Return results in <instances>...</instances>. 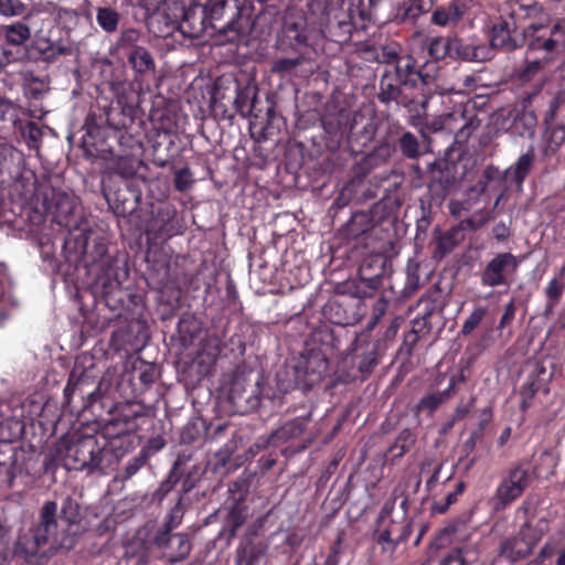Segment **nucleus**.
Masks as SVG:
<instances>
[{
    "label": "nucleus",
    "mask_w": 565,
    "mask_h": 565,
    "mask_svg": "<svg viewBox=\"0 0 565 565\" xmlns=\"http://www.w3.org/2000/svg\"><path fill=\"white\" fill-rule=\"evenodd\" d=\"M63 250L68 263L83 264L92 277L88 294L95 309L100 311L103 306L114 313L104 317L107 323L122 317L128 320L142 312V296L121 287L128 276L126 256L110 255L104 236L85 230L76 234L70 233L64 241Z\"/></svg>",
    "instance_id": "f257e3e1"
},
{
    "label": "nucleus",
    "mask_w": 565,
    "mask_h": 565,
    "mask_svg": "<svg viewBox=\"0 0 565 565\" xmlns=\"http://www.w3.org/2000/svg\"><path fill=\"white\" fill-rule=\"evenodd\" d=\"M106 124L99 125L95 117L85 120L82 148L89 158L116 160L110 180H137L142 161L146 130L145 114L137 102L118 96L106 111Z\"/></svg>",
    "instance_id": "f03ea898"
},
{
    "label": "nucleus",
    "mask_w": 565,
    "mask_h": 565,
    "mask_svg": "<svg viewBox=\"0 0 565 565\" xmlns=\"http://www.w3.org/2000/svg\"><path fill=\"white\" fill-rule=\"evenodd\" d=\"M88 369L81 359L75 361L63 391L64 405L71 406L74 396L78 394L83 402L82 411L89 412L103 425V439H108L113 449H121L124 439L137 429V420L147 415L146 408L135 402L115 403L110 396L100 392L99 386L87 391L92 377Z\"/></svg>",
    "instance_id": "7ed1b4c3"
},
{
    "label": "nucleus",
    "mask_w": 565,
    "mask_h": 565,
    "mask_svg": "<svg viewBox=\"0 0 565 565\" xmlns=\"http://www.w3.org/2000/svg\"><path fill=\"white\" fill-rule=\"evenodd\" d=\"M338 342L333 331L328 327L313 331L310 344L291 370L294 383L285 385L281 373L277 374L279 390L287 392L292 387H299L307 391L319 384L328 373L329 355L338 349Z\"/></svg>",
    "instance_id": "20e7f679"
},
{
    "label": "nucleus",
    "mask_w": 565,
    "mask_h": 565,
    "mask_svg": "<svg viewBox=\"0 0 565 565\" xmlns=\"http://www.w3.org/2000/svg\"><path fill=\"white\" fill-rule=\"evenodd\" d=\"M57 503L46 501L41 508L39 521L26 532L20 533L13 545L12 559L24 561L32 565H46L58 551H53V542L47 550L43 547L57 531Z\"/></svg>",
    "instance_id": "39448f33"
},
{
    "label": "nucleus",
    "mask_w": 565,
    "mask_h": 565,
    "mask_svg": "<svg viewBox=\"0 0 565 565\" xmlns=\"http://www.w3.org/2000/svg\"><path fill=\"white\" fill-rule=\"evenodd\" d=\"M114 450L108 439L100 443L96 435L74 433L65 445L64 466L67 470L107 475L119 457Z\"/></svg>",
    "instance_id": "423d86ee"
},
{
    "label": "nucleus",
    "mask_w": 565,
    "mask_h": 565,
    "mask_svg": "<svg viewBox=\"0 0 565 565\" xmlns=\"http://www.w3.org/2000/svg\"><path fill=\"white\" fill-rule=\"evenodd\" d=\"M158 17L162 18L167 28L161 31V36L170 35L173 31H179L188 39H199L211 33L205 9L199 3L186 8L182 2L173 1Z\"/></svg>",
    "instance_id": "0eeeda50"
},
{
    "label": "nucleus",
    "mask_w": 565,
    "mask_h": 565,
    "mask_svg": "<svg viewBox=\"0 0 565 565\" xmlns=\"http://www.w3.org/2000/svg\"><path fill=\"white\" fill-rule=\"evenodd\" d=\"M539 12L536 6L513 4L510 11L500 14L491 26L490 44L493 49L511 52L522 45L518 34L520 23Z\"/></svg>",
    "instance_id": "6e6552de"
},
{
    "label": "nucleus",
    "mask_w": 565,
    "mask_h": 565,
    "mask_svg": "<svg viewBox=\"0 0 565 565\" xmlns=\"http://www.w3.org/2000/svg\"><path fill=\"white\" fill-rule=\"evenodd\" d=\"M532 482L527 465L519 461L511 466L501 477L490 499L491 514L505 511L520 499Z\"/></svg>",
    "instance_id": "1a4fd4ad"
},
{
    "label": "nucleus",
    "mask_w": 565,
    "mask_h": 565,
    "mask_svg": "<svg viewBox=\"0 0 565 565\" xmlns=\"http://www.w3.org/2000/svg\"><path fill=\"white\" fill-rule=\"evenodd\" d=\"M309 11L313 14L320 13L319 25L322 35L338 44L348 43L353 30L360 26L352 12L329 8L327 0H311Z\"/></svg>",
    "instance_id": "9d476101"
},
{
    "label": "nucleus",
    "mask_w": 565,
    "mask_h": 565,
    "mask_svg": "<svg viewBox=\"0 0 565 565\" xmlns=\"http://www.w3.org/2000/svg\"><path fill=\"white\" fill-rule=\"evenodd\" d=\"M547 531L548 523L545 519H540L535 524L522 523L514 535L501 541L499 555L510 563L523 561L532 555Z\"/></svg>",
    "instance_id": "9b49d317"
},
{
    "label": "nucleus",
    "mask_w": 565,
    "mask_h": 565,
    "mask_svg": "<svg viewBox=\"0 0 565 565\" xmlns=\"http://www.w3.org/2000/svg\"><path fill=\"white\" fill-rule=\"evenodd\" d=\"M391 70L405 88L431 87L440 81L441 67L437 62L419 64L406 52Z\"/></svg>",
    "instance_id": "f8f14e48"
},
{
    "label": "nucleus",
    "mask_w": 565,
    "mask_h": 565,
    "mask_svg": "<svg viewBox=\"0 0 565 565\" xmlns=\"http://www.w3.org/2000/svg\"><path fill=\"white\" fill-rule=\"evenodd\" d=\"M521 40L526 43L527 54L542 51L545 53L542 58H551L552 62L564 49L565 26L559 22L552 26L532 23L522 30Z\"/></svg>",
    "instance_id": "ddd939ff"
},
{
    "label": "nucleus",
    "mask_w": 565,
    "mask_h": 565,
    "mask_svg": "<svg viewBox=\"0 0 565 565\" xmlns=\"http://www.w3.org/2000/svg\"><path fill=\"white\" fill-rule=\"evenodd\" d=\"M263 396L260 381L252 382L246 374L236 372L230 383L227 401L235 414L245 415L258 408Z\"/></svg>",
    "instance_id": "4468645a"
},
{
    "label": "nucleus",
    "mask_w": 565,
    "mask_h": 565,
    "mask_svg": "<svg viewBox=\"0 0 565 565\" xmlns=\"http://www.w3.org/2000/svg\"><path fill=\"white\" fill-rule=\"evenodd\" d=\"M226 0H207L203 6L206 13V20L211 29L210 35L218 34L224 41L230 43H239L246 39V28L242 25V19L238 12L228 21L223 22Z\"/></svg>",
    "instance_id": "2eb2a0df"
},
{
    "label": "nucleus",
    "mask_w": 565,
    "mask_h": 565,
    "mask_svg": "<svg viewBox=\"0 0 565 565\" xmlns=\"http://www.w3.org/2000/svg\"><path fill=\"white\" fill-rule=\"evenodd\" d=\"M104 195L115 214L126 216L138 209L141 190L137 180H110Z\"/></svg>",
    "instance_id": "dca6fc26"
},
{
    "label": "nucleus",
    "mask_w": 565,
    "mask_h": 565,
    "mask_svg": "<svg viewBox=\"0 0 565 565\" xmlns=\"http://www.w3.org/2000/svg\"><path fill=\"white\" fill-rule=\"evenodd\" d=\"M520 267L518 256L510 252L497 253L480 270V284L483 287H509Z\"/></svg>",
    "instance_id": "f3484780"
},
{
    "label": "nucleus",
    "mask_w": 565,
    "mask_h": 565,
    "mask_svg": "<svg viewBox=\"0 0 565 565\" xmlns=\"http://www.w3.org/2000/svg\"><path fill=\"white\" fill-rule=\"evenodd\" d=\"M309 46V29L302 11H288L277 38V47L282 51L301 52Z\"/></svg>",
    "instance_id": "a211bd4d"
},
{
    "label": "nucleus",
    "mask_w": 565,
    "mask_h": 565,
    "mask_svg": "<svg viewBox=\"0 0 565 565\" xmlns=\"http://www.w3.org/2000/svg\"><path fill=\"white\" fill-rule=\"evenodd\" d=\"M60 518L66 526L60 535L53 539V551H72L79 542L83 533L81 529V508L75 499L66 497L61 507Z\"/></svg>",
    "instance_id": "6ab92c4d"
},
{
    "label": "nucleus",
    "mask_w": 565,
    "mask_h": 565,
    "mask_svg": "<svg viewBox=\"0 0 565 565\" xmlns=\"http://www.w3.org/2000/svg\"><path fill=\"white\" fill-rule=\"evenodd\" d=\"M231 497L225 502L226 515L224 518L223 532L228 541L236 537L238 530L246 523L249 515V507L246 503L247 491L242 490L239 482H233L228 487Z\"/></svg>",
    "instance_id": "aec40b11"
},
{
    "label": "nucleus",
    "mask_w": 565,
    "mask_h": 565,
    "mask_svg": "<svg viewBox=\"0 0 565 565\" xmlns=\"http://www.w3.org/2000/svg\"><path fill=\"white\" fill-rule=\"evenodd\" d=\"M178 211L171 203H160L152 206L147 233L154 239L171 238L180 233Z\"/></svg>",
    "instance_id": "412c9836"
},
{
    "label": "nucleus",
    "mask_w": 565,
    "mask_h": 565,
    "mask_svg": "<svg viewBox=\"0 0 565 565\" xmlns=\"http://www.w3.org/2000/svg\"><path fill=\"white\" fill-rule=\"evenodd\" d=\"M269 552V542L257 537V530L249 527L234 552V565H260Z\"/></svg>",
    "instance_id": "4be33fe9"
},
{
    "label": "nucleus",
    "mask_w": 565,
    "mask_h": 565,
    "mask_svg": "<svg viewBox=\"0 0 565 565\" xmlns=\"http://www.w3.org/2000/svg\"><path fill=\"white\" fill-rule=\"evenodd\" d=\"M419 92L408 97L404 94L401 106H403L409 114V124L414 127H422L426 124L428 103L435 95H445L449 89L441 87V85L434 84L431 87H419Z\"/></svg>",
    "instance_id": "5701e85b"
},
{
    "label": "nucleus",
    "mask_w": 565,
    "mask_h": 565,
    "mask_svg": "<svg viewBox=\"0 0 565 565\" xmlns=\"http://www.w3.org/2000/svg\"><path fill=\"white\" fill-rule=\"evenodd\" d=\"M311 420V411H306L305 413L298 415L291 420L286 422L279 428L271 431L268 437H260L254 444L252 449L255 447L257 449L267 448L269 446H279L281 444H286L287 441L299 437L306 430L309 422Z\"/></svg>",
    "instance_id": "b1692460"
},
{
    "label": "nucleus",
    "mask_w": 565,
    "mask_h": 565,
    "mask_svg": "<svg viewBox=\"0 0 565 565\" xmlns=\"http://www.w3.org/2000/svg\"><path fill=\"white\" fill-rule=\"evenodd\" d=\"M552 373H548L543 363L536 362L527 374L525 382L519 390L520 408L522 412L527 411L533 405V399L539 392L548 394V384Z\"/></svg>",
    "instance_id": "393cba45"
},
{
    "label": "nucleus",
    "mask_w": 565,
    "mask_h": 565,
    "mask_svg": "<svg viewBox=\"0 0 565 565\" xmlns=\"http://www.w3.org/2000/svg\"><path fill=\"white\" fill-rule=\"evenodd\" d=\"M41 194L43 196L42 205L44 211L53 214L57 224L67 226L68 217L76 207L75 198L54 188L46 189Z\"/></svg>",
    "instance_id": "a878e982"
},
{
    "label": "nucleus",
    "mask_w": 565,
    "mask_h": 565,
    "mask_svg": "<svg viewBox=\"0 0 565 565\" xmlns=\"http://www.w3.org/2000/svg\"><path fill=\"white\" fill-rule=\"evenodd\" d=\"M457 177L455 167L445 163L444 168L433 170L430 181L427 185L426 200L429 207L441 206L443 202L455 186Z\"/></svg>",
    "instance_id": "bb28decb"
},
{
    "label": "nucleus",
    "mask_w": 565,
    "mask_h": 565,
    "mask_svg": "<svg viewBox=\"0 0 565 565\" xmlns=\"http://www.w3.org/2000/svg\"><path fill=\"white\" fill-rule=\"evenodd\" d=\"M375 227V222L369 213L356 212L352 214L351 218L340 230V233L348 242L352 241L367 246L369 238L373 236Z\"/></svg>",
    "instance_id": "cd10ccee"
},
{
    "label": "nucleus",
    "mask_w": 565,
    "mask_h": 565,
    "mask_svg": "<svg viewBox=\"0 0 565 565\" xmlns=\"http://www.w3.org/2000/svg\"><path fill=\"white\" fill-rule=\"evenodd\" d=\"M159 550H163L171 564L183 562L192 551L190 536L185 533H168L164 535L163 543H153Z\"/></svg>",
    "instance_id": "c85d7f7f"
},
{
    "label": "nucleus",
    "mask_w": 565,
    "mask_h": 565,
    "mask_svg": "<svg viewBox=\"0 0 565 565\" xmlns=\"http://www.w3.org/2000/svg\"><path fill=\"white\" fill-rule=\"evenodd\" d=\"M379 343H374L362 353L354 356V363L359 375L356 374H344L339 375V381L342 383H350L358 379L365 381L373 373L374 369L379 365L381 355L379 353Z\"/></svg>",
    "instance_id": "c756f323"
},
{
    "label": "nucleus",
    "mask_w": 565,
    "mask_h": 565,
    "mask_svg": "<svg viewBox=\"0 0 565 565\" xmlns=\"http://www.w3.org/2000/svg\"><path fill=\"white\" fill-rule=\"evenodd\" d=\"M386 258L380 254L365 257L359 267L360 279L365 282L366 287L376 290L386 275Z\"/></svg>",
    "instance_id": "7c9ffc66"
},
{
    "label": "nucleus",
    "mask_w": 565,
    "mask_h": 565,
    "mask_svg": "<svg viewBox=\"0 0 565 565\" xmlns=\"http://www.w3.org/2000/svg\"><path fill=\"white\" fill-rule=\"evenodd\" d=\"M361 54L365 61L385 64L388 68H393L405 52L401 44L391 42L380 46L365 45L361 49Z\"/></svg>",
    "instance_id": "2f4dec72"
},
{
    "label": "nucleus",
    "mask_w": 565,
    "mask_h": 565,
    "mask_svg": "<svg viewBox=\"0 0 565 565\" xmlns=\"http://www.w3.org/2000/svg\"><path fill=\"white\" fill-rule=\"evenodd\" d=\"M531 95L523 99V108L515 110L512 121L508 127L511 135L520 137H533L537 126V116L533 109L530 108Z\"/></svg>",
    "instance_id": "473e14b6"
},
{
    "label": "nucleus",
    "mask_w": 565,
    "mask_h": 565,
    "mask_svg": "<svg viewBox=\"0 0 565 565\" xmlns=\"http://www.w3.org/2000/svg\"><path fill=\"white\" fill-rule=\"evenodd\" d=\"M184 458V463L181 468V488L178 491L179 495L185 497L190 493L198 483L202 480L205 473V467L200 462H193V455L191 452L182 451L177 458Z\"/></svg>",
    "instance_id": "72a5a7b5"
},
{
    "label": "nucleus",
    "mask_w": 565,
    "mask_h": 565,
    "mask_svg": "<svg viewBox=\"0 0 565 565\" xmlns=\"http://www.w3.org/2000/svg\"><path fill=\"white\" fill-rule=\"evenodd\" d=\"M404 85L399 83L396 76L393 74V71L386 67L379 81V89L376 92V99L383 104L388 106L392 103L396 105L399 104L402 97L404 96L403 92Z\"/></svg>",
    "instance_id": "f704fd0d"
},
{
    "label": "nucleus",
    "mask_w": 565,
    "mask_h": 565,
    "mask_svg": "<svg viewBox=\"0 0 565 565\" xmlns=\"http://www.w3.org/2000/svg\"><path fill=\"white\" fill-rule=\"evenodd\" d=\"M558 108L556 98H548L547 109L545 110L543 125L545 126L546 151L555 152L565 141V128L563 126H552V121Z\"/></svg>",
    "instance_id": "c9c22d12"
},
{
    "label": "nucleus",
    "mask_w": 565,
    "mask_h": 565,
    "mask_svg": "<svg viewBox=\"0 0 565 565\" xmlns=\"http://www.w3.org/2000/svg\"><path fill=\"white\" fill-rule=\"evenodd\" d=\"M565 291V263L558 268L552 279L544 288L546 299L543 316L548 318L553 315L555 308L559 305Z\"/></svg>",
    "instance_id": "e433bc0d"
},
{
    "label": "nucleus",
    "mask_w": 565,
    "mask_h": 565,
    "mask_svg": "<svg viewBox=\"0 0 565 565\" xmlns=\"http://www.w3.org/2000/svg\"><path fill=\"white\" fill-rule=\"evenodd\" d=\"M469 534L462 536L460 541L463 543L461 546L452 547L440 559L438 565H471L479 557V548L477 545H468L466 541Z\"/></svg>",
    "instance_id": "4c0bfd02"
},
{
    "label": "nucleus",
    "mask_w": 565,
    "mask_h": 565,
    "mask_svg": "<svg viewBox=\"0 0 565 565\" xmlns=\"http://www.w3.org/2000/svg\"><path fill=\"white\" fill-rule=\"evenodd\" d=\"M184 458H175L167 477L159 483L158 488L151 493L150 502L161 504L163 500L171 493L175 486L181 481V468L184 463Z\"/></svg>",
    "instance_id": "58836bf2"
},
{
    "label": "nucleus",
    "mask_w": 565,
    "mask_h": 565,
    "mask_svg": "<svg viewBox=\"0 0 565 565\" xmlns=\"http://www.w3.org/2000/svg\"><path fill=\"white\" fill-rule=\"evenodd\" d=\"M184 513V497L178 494L174 505L168 511L167 515L164 516L162 526L157 530L152 542L158 544L163 543L164 535L172 533V531L182 523Z\"/></svg>",
    "instance_id": "ea45409f"
},
{
    "label": "nucleus",
    "mask_w": 565,
    "mask_h": 565,
    "mask_svg": "<svg viewBox=\"0 0 565 565\" xmlns=\"http://www.w3.org/2000/svg\"><path fill=\"white\" fill-rule=\"evenodd\" d=\"M534 158L533 150L521 154L516 162L504 171V180L509 182L510 185L515 183L521 186L531 171Z\"/></svg>",
    "instance_id": "a19ab883"
},
{
    "label": "nucleus",
    "mask_w": 565,
    "mask_h": 565,
    "mask_svg": "<svg viewBox=\"0 0 565 565\" xmlns=\"http://www.w3.org/2000/svg\"><path fill=\"white\" fill-rule=\"evenodd\" d=\"M126 57L139 77L154 73L156 62L147 47L142 46L127 52Z\"/></svg>",
    "instance_id": "79ce46f5"
},
{
    "label": "nucleus",
    "mask_w": 565,
    "mask_h": 565,
    "mask_svg": "<svg viewBox=\"0 0 565 565\" xmlns=\"http://www.w3.org/2000/svg\"><path fill=\"white\" fill-rule=\"evenodd\" d=\"M30 38L31 30L23 22L0 25V40H3L8 45L22 47Z\"/></svg>",
    "instance_id": "37998d69"
},
{
    "label": "nucleus",
    "mask_w": 565,
    "mask_h": 565,
    "mask_svg": "<svg viewBox=\"0 0 565 565\" xmlns=\"http://www.w3.org/2000/svg\"><path fill=\"white\" fill-rule=\"evenodd\" d=\"M466 13L463 3H449L447 7H438L433 11L430 22L438 26H447L458 22Z\"/></svg>",
    "instance_id": "c03bdc74"
},
{
    "label": "nucleus",
    "mask_w": 565,
    "mask_h": 565,
    "mask_svg": "<svg viewBox=\"0 0 565 565\" xmlns=\"http://www.w3.org/2000/svg\"><path fill=\"white\" fill-rule=\"evenodd\" d=\"M463 526H466V523L458 520L441 529L428 546V561L436 558L438 556V552L450 544V537L456 535Z\"/></svg>",
    "instance_id": "a18cd8bd"
},
{
    "label": "nucleus",
    "mask_w": 565,
    "mask_h": 565,
    "mask_svg": "<svg viewBox=\"0 0 565 565\" xmlns=\"http://www.w3.org/2000/svg\"><path fill=\"white\" fill-rule=\"evenodd\" d=\"M395 151V147L390 142H382L365 156L359 163L363 174L369 173L373 168L386 162Z\"/></svg>",
    "instance_id": "49530a36"
},
{
    "label": "nucleus",
    "mask_w": 565,
    "mask_h": 565,
    "mask_svg": "<svg viewBox=\"0 0 565 565\" xmlns=\"http://www.w3.org/2000/svg\"><path fill=\"white\" fill-rule=\"evenodd\" d=\"M38 51L41 54L42 61L46 63H54L62 56H68L73 53V47L70 43L52 42L50 40L38 43Z\"/></svg>",
    "instance_id": "de8ad7c7"
},
{
    "label": "nucleus",
    "mask_w": 565,
    "mask_h": 565,
    "mask_svg": "<svg viewBox=\"0 0 565 565\" xmlns=\"http://www.w3.org/2000/svg\"><path fill=\"white\" fill-rule=\"evenodd\" d=\"M550 63L551 58L535 57L530 60L526 56L524 64L515 70V77L523 84L529 83L533 81Z\"/></svg>",
    "instance_id": "09e8293b"
},
{
    "label": "nucleus",
    "mask_w": 565,
    "mask_h": 565,
    "mask_svg": "<svg viewBox=\"0 0 565 565\" xmlns=\"http://www.w3.org/2000/svg\"><path fill=\"white\" fill-rule=\"evenodd\" d=\"M460 234V228L451 227L445 234L439 235L436 238L434 256L441 258L451 253L461 239Z\"/></svg>",
    "instance_id": "8fccbe9b"
},
{
    "label": "nucleus",
    "mask_w": 565,
    "mask_h": 565,
    "mask_svg": "<svg viewBox=\"0 0 565 565\" xmlns=\"http://www.w3.org/2000/svg\"><path fill=\"white\" fill-rule=\"evenodd\" d=\"M142 39L143 35L140 30L136 28H127L120 31L115 45L118 51L126 54L127 52L142 47V45H140Z\"/></svg>",
    "instance_id": "3c124183"
},
{
    "label": "nucleus",
    "mask_w": 565,
    "mask_h": 565,
    "mask_svg": "<svg viewBox=\"0 0 565 565\" xmlns=\"http://www.w3.org/2000/svg\"><path fill=\"white\" fill-rule=\"evenodd\" d=\"M454 41H456L454 49H456V53L461 60L470 62L487 60L488 49L484 45L465 44L458 39H454Z\"/></svg>",
    "instance_id": "603ef678"
},
{
    "label": "nucleus",
    "mask_w": 565,
    "mask_h": 565,
    "mask_svg": "<svg viewBox=\"0 0 565 565\" xmlns=\"http://www.w3.org/2000/svg\"><path fill=\"white\" fill-rule=\"evenodd\" d=\"M96 21L106 33H115L118 30L120 14L113 8L99 7L96 12Z\"/></svg>",
    "instance_id": "864d4df0"
},
{
    "label": "nucleus",
    "mask_w": 565,
    "mask_h": 565,
    "mask_svg": "<svg viewBox=\"0 0 565 565\" xmlns=\"http://www.w3.org/2000/svg\"><path fill=\"white\" fill-rule=\"evenodd\" d=\"M433 8L434 0H409L402 13V21L415 24L419 17L428 13Z\"/></svg>",
    "instance_id": "5fc2aeb1"
},
{
    "label": "nucleus",
    "mask_w": 565,
    "mask_h": 565,
    "mask_svg": "<svg viewBox=\"0 0 565 565\" xmlns=\"http://www.w3.org/2000/svg\"><path fill=\"white\" fill-rule=\"evenodd\" d=\"M455 43L456 41L450 38L438 36L433 39L428 45V54L433 58L431 62H437L439 65V61L450 55Z\"/></svg>",
    "instance_id": "6e6d98bb"
},
{
    "label": "nucleus",
    "mask_w": 565,
    "mask_h": 565,
    "mask_svg": "<svg viewBox=\"0 0 565 565\" xmlns=\"http://www.w3.org/2000/svg\"><path fill=\"white\" fill-rule=\"evenodd\" d=\"M205 434H209V429L203 420L188 422L180 433V441L191 445L199 441Z\"/></svg>",
    "instance_id": "4d7b16f0"
},
{
    "label": "nucleus",
    "mask_w": 565,
    "mask_h": 565,
    "mask_svg": "<svg viewBox=\"0 0 565 565\" xmlns=\"http://www.w3.org/2000/svg\"><path fill=\"white\" fill-rule=\"evenodd\" d=\"M134 379L139 381L141 391L147 390L158 379L156 364L141 361L138 366L134 367Z\"/></svg>",
    "instance_id": "13d9d810"
},
{
    "label": "nucleus",
    "mask_w": 565,
    "mask_h": 565,
    "mask_svg": "<svg viewBox=\"0 0 565 565\" xmlns=\"http://www.w3.org/2000/svg\"><path fill=\"white\" fill-rule=\"evenodd\" d=\"M295 57H279L271 64V72L281 76L291 75L305 62L303 53L296 52Z\"/></svg>",
    "instance_id": "bf43d9fd"
},
{
    "label": "nucleus",
    "mask_w": 565,
    "mask_h": 565,
    "mask_svg": "<svg viewBox=\"0 0 565 565\" xmlns=\"http://www.w3.org/2000/svg\"><path fill=\"white\" fill-rule=\"evenodd\" d=\"M416 441V436L408 428L403 429L396 437L394 444L390 447V452L395 458L403 457Z\"/></svg>",
    "instance_id": "052dcab7"
},
{
    "label": "nucleus",
    "mask_w": 565,
    "mask_h": 565,
    "mask_svg": "<svg viewBox=\"0 0 565 565\" xmlns=\"http://www.w3.org/2000/svg\"><path fill=\"white\" fill-rule=\"evenodd\" d=\"M467 488L465 481H459L455 490L449 492L443 501H434L430 511L433 514H445L449 508L458 501V497L461 495Z\"/></svg>",
    "instance_id": "680f3d73"
},
{
    "label": "nucleus",
    "mask_w": 565,
    "mask_h": 565,
    "mask_svg": "<svg viewBox=\"0 0 565 565\" xmlns=\"http://www.w3.org/2000/svg\"><path fill=\"white\" fill-rule=\"evenodd\" d=\"M380 526L381 525H377V530L375 532L376 543L382 546L383 553L387 551L394 552L397 548L394 547L396 522L393 519H390L387 526H385L384 529H380Z\"/></svg>",
    "instance_id": "e2e57ef3"
},
{
    "label": "nucleus",
    "mask_w": 565,
    "mask_h": 565,
    "mask_svg": "<svg viewBox=\"0 0 565 565\" xmlns=\"http://www.w3.org/2000/svg\"><path fill=\"white\" fill-rule=\"evenodd\" d=\"M379 0H350V7L347 10L352 12L354 19L359 18L364 26V22L371 19L372 11L376 7Z\"/></svg>",
    "instance_id": "0e129e2a"
},
{
    "label": "nucleus",
    "mask_w": 565,
    "mask_h": 565,
    "mask_svg": "<svg viewBox=\"0 0 565 565\" xmlns=\"http://www.w3.org/2000/svg\"><path fill=\"white\" fill-rule=\"evenodd\" d=\"M433 469L429 478L426 481L427 492H431L439 481V475L443 469L441 462H435L434 459L427 458L420 463V475L427 473Z\"/></svg>",
    "instance_id": "69168bd1"
},
{
    "label": "nucleus",
    "mask_w": 565,
    "mask_h": 565,
    "mask_svg": "<svg viewBox=\"0 0 565 565\" xmlns=\"http://www.w3.org/2000/svg\"><path fill=\"white\" fill-rule=\"evenodd\" d=\"M324 313L334 324L347 326L350 323V319L347 317L343 306L338 300L329 301L324 307Z\"/></svg>",
    "instance_id": "338daca9"
},
{
    "label": "nucleus",
    "mask_w": 565,
    "mask_h": 565,
    "mask_svg": "<svg viewBox=\"0 0 565 565\" xmlns=\"http://www.w3.org/2000/svg\"><path fill=\"white\" fill-rule=\"evenodd\" d=\"M55 21L62 29L72 31L78 24L79 14L75 10L60 8L56 11Z\"/></svg>",
    "instance_id": "774afa93"
}]
</instances>
